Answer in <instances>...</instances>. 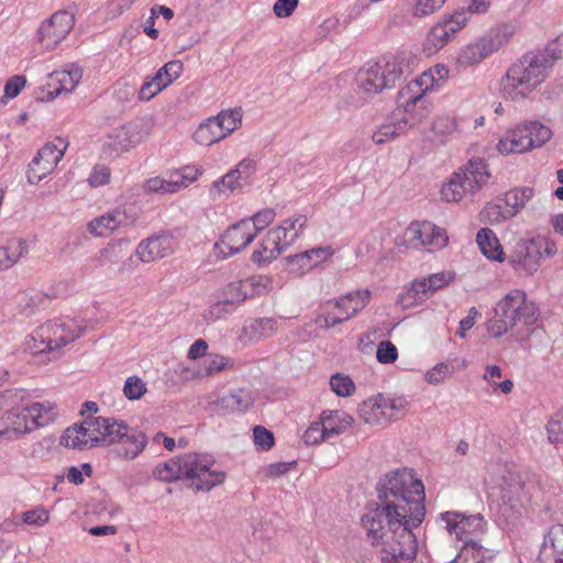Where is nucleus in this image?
<instances>
[{"label": "nucleus", "instance_id": "nucleus-1", "mask_svg": "<svg viewBox=\"0 0 563 563\" xmlns=\"http://www.w3.org/2000/svg\"><path fill=\"white\" fill-rule=\"evenodd\" d=\"M367 541L376 547L383 544L380 563H413L418 543L412 529L420 525L409 523L402 512L386 509L380 503L368 505L361 518Z\"/></svg>", "mask_w": 563, "mask_h": 563}, {"label": "nucleus", "instance_id": "nucleus-2", "mask_svg": "<svg viewBox=\"0 0 563 563\" xmlns=\"http://www.w3.org/2000/svg\"><path fill=\"white\" fill-rule=\"evenodd\" d=\"M88 433L85 430L71 429L67 433L70 449H90L97 445H112L111 453L119 460L132 461L136 459L147 445L146 434L130 427L125 421L118 419L87 422Z\"/></svg>", "mask_w": 563, "mask_h": 563}, {"label": "nucleus", "instance_id": "nucleus-3", "mask_svg": "<svg viewBox=\"0 0 563 563\" xmlns=\"http://www.w3.org/2000/svg\"><path fill=\"white\" fill-rule=\"evenodd\" d=\"M378 500L386 509L402 512L409 523L421 525L424 516V487L407 468L387 473L378 483Z\"/></svg>", "mask_w": 563, "mask_h": 563}, {"label": "nucleus", "instance_id": "nucleus-4", "mask_svg": "<svg viewBox=\"0 0 563 563\" xmlns=\"http://www.w3.org/2000/svg\"><path fill=\"white\" fill-rule=\"evenodd\" d=\"M551 67L547 55L529 52L507 69L499 80V91L505 99L525 100L545 81Z\"/></svg>", "mask_w": 563, "mask_h": 563}, {"label": "nucleus", "instance_id": "nucleus-5", "mask_svg": "<svg viewBox=\"0 0 563 563\" xmlns=\"http://www.w3.org/2000/svg\"><path fill=\"white\" fill-rule=\"evenodd\" d=\"M488 498L515 510L528 498L532 487L531 473L515 464L499 465L485 479Z\"/></svg>", "mask_w": 563, "mask_h": 563}, {"label": "nucleus", "instance_id": "nucleus-6", "mask_svg": "<svg viewBox=\"0 0 563 563\" xmlns=\"http://www.w3.org/2000/svg\"><path fill=\"white\" fill-rule=\"evenodd\" d=\"M82 322L70 317L48 320L38 325L24 342V349L33 355L48 354L56 358L58 351L77 340L82 332Z\"/></svg>", "mask_w": 563, "mask_h": 563}, {"label": "nucleus", "instance_id": "nucleus-7", "mask_svg": "<svg viewBox=\"0 0 563 563\" xmlns=\"http://www.w3.org/2000/svg\"><path fill=\"white\" fill-rule=\"evenodd\" d=\"M538 317V308L527 300V294L521 289H512L496 305L494 317L487 321V331L492 336L499 338L518 321L531 325Z\"/></svg>", "mask_w": 563, "mask_h": 563}, {"label": "nucleus", "instance_id": "nucleus-8", "mask_svg": "<svg viewBox=\"0 0 563 563\" xmlns=\"http://www.w3.org/2000/svg\"><path fill=\"white\" fill-rule=\"evenodd\" d=\"M558 246L548 235H534L519 239L508 256V263L520 277L533 276L541 266V261L553 257Z\"/></svg>", "mask_w": 563, "mask_h": 563}, {"label": "nucleus", "instance_id": "nucleus-9", "mask_svg": "<svg viewBox=\"0 0 563 563\" xmlns=\"http://www.w3.org/2000/svg\"><path fill=\"white\" fill-rule=\"evenodd\" d=\"M307 224L305 214H294L279 225L268 230L252 253V261L258 265L271 263L289 247L302 233Z\"/></svg>", "mask_w": 563, "mask_h": 563}, {"label": "nucleus", "instance_id": "nucleus-10", "mask_svg": "<svg viewBox=\"0 0 563 563\" xmlns=\"http://www.w3.org/2000/svg\"><path fill=\"white\" fill-rule=\"evenodd\" d=\"M489 178L490 173L485 159H470L443 184L441 197L446 202H459L479 191Z\"/></svg>", "mask_w": 563, "mask_h": 563}, {"label": "nucleus", "instance_id": "nucleus-11", "mask_svg": "<svg viewBox=\"0 0 563 563\" xmlns=\"http://www.w3.org/2000/svg\"><path fill=\"white\" fill-rule=\"evenodd\" d=\"M404 75V65L398 57H382L366 63L357 73L358 90L367 97L396 86Z\"/></svg>", "mask_w": 563, "mask_h": 563}, {"label": "nucleus", "instance_id": "nucleus-12", "mask_svg": "<svg viewBox=\"0 0 563 563\" xmlns=\"http://www.w3.org/2000/svg\"><path fill=\"white\" fill-rule=\"evenodd\" d=\"M184 481L196 492H210L224 483L227 473L214 468L216 460L207 453L183 454Z\"/></svg>", "mask_w": 563, "mask_h": 563}, {"label": "nucleus", "instance_id": "nucleus-13", "mask_svg": "<svg viewBox=\"0 0 563 563\" xmlns=\"http://www.w3.org/2000/svg\"><path fill=\"white\" fill-rule=\"evenodd\" d=\"M456 274L452 269H443L426 277L413 279L398 296V303L404 309H411L423 305L437 291L446 288L455 280Z\"/></svg>", "mask_w": 563, "mask_h": 563}, {"label": "nucleus", "instance_id": "nucleus-14", "mask_svg": "<svg viewBox=\"0 0 563 563\" xmlns=\"http://www.w3.org/2000/svg\"><path fill=\"white\" fill-rule=\"evenodd\" d=\"M438 522L462 543V547H482L477 538L485 532L486 521L481 514L466 515L460 511H444L438 517Z\"/></svg>", "mask_w": 563, "mask_h": 563}, {"label": "nucleus", "instance_id": "nucleus-15", "mask_svg": "<svg viewBox=\"0 0 563 563\" xmlns=\"http://www.w3.org/2000/svg\"><path fill=\"white\" fill-rule=\"evenodd\" d=\"M148 135V128L142 120L129 122L108 134L101 145L103 158H117L140 144Z\"/></svg>", "mask_w": 563, "mask_h": 563}, {"label": "nucleus", "instance_id": "nucleus-16", "mask_svg": "<svg viewBox=\"0 0 563 563\" xmlns=\"http://www.w3.org/2000/svg\"><path fill=\"white\" fill-rule=\"evenodd\" d=\"M407 404L404 397H390L378 394L360 405L358 415L365 423L384 426L404 412Z\"/></svg>", "mask_w": 563, "mask_h": 563}, {"label": "nucleus", "instance_id": "nucleus-17", "mask_svg": "<svg viewBox=\"0 0 563 563\" xmlns=\"http://www.w3.org/2000/svg\"><path fill=\"white\" fill-rule=\"evenodd\" d=\"M435 87V79L430 71H423L420 76L404 86L397 96V106L411 118L419 119L426 111L424 96Z\"/></svg>", "mask_w": 563, "mask_h": 563}, {"label": "nucleus", "instance_id": "nucleus-18", "mask_svg": "<svg viewBox=\"0 0 563 563\" xmlns=\"http://www.w3.org/2000/svg\"><path fill=\"white\" fill-rule=\"evenodd\" d=\"M371 299V291L360 289L340 297L334 302L333 310H329L317 318L321 328L330 329L340 324L362 311Z\"/></svg>", "mask_w": 563, "mask_h": 563}, {"label": "nucleus", "instance_id": "nucleus-19", "mask_svg": "<svg viewBox=\"0 0 563 563\" xmlns=\"http://www.w3.org/2000/svg\"><path fill=\"white\" fill-rule=\"evenodd\" d=\"M256 170V163L252 158L242 159L234 168L230 169L221 178L213 181L209 188V197L212 200L229 198L234 191L250 184Z\"/></svg>", "mask_w": 563, "mask_h": 563}, {"label": "nucleus", "instance_id": "nucleus-20", "mask_svg": "<svg viewBox=\"0 0 563 563\" xmlns=\"http://www.w3.org/2000/svg\"><path fill=\"white\" fill-rule=\"evenodd\" d=\"M9 398L14 406L7 410L0 418V435L8 439L18 438L20 435L33 432L31 429L30 417L24 410V389L9 390Z\"/></svg>", "mask_w": 563, "mask_h": 563}, {"label": "nucleus", "instance_id": "nucleus-21", "mask_svg": "<svg viewBox=\"0 0 563 563\" xmlns=\"http://www.w3.org/2000/svg\"><path fill=\"white\" fill-rule=\"evenodd\" d=\"M75 25V15L67 10H59L44 20L36 33L38 43L45 49H54L70 33Z\"/></svg>", "mask_w": 563, "mask_h": 563}, {"label": "nucleus", "instance_id": "nucleus-22", "mask_svg": "<svg viewBox=\"0 0 563 563\" xmlns=\"http://www.w3.org/2000/svg\"><path fill=\"white\" fill-rule=\"evenodd\" d=\"M467 22L468 18L464 10H457L453 14L439 21L431 27L427 35L423 44L424 52L429 55L438 52L445 46Z\"/></svg>", "mask_w": 563, "mask_h": 563}, {"label": "nucleus", "instance_id": "nucleus-23", "mask_svg": "<svg viewBox=\"0 0 563 563\" xmlns=\"http://www.w3.org/2000/svg\"><path fill=\"white\" fill-rule=\"evenodd\" d=\"M255 236L251 220L243 219L225 230L220 241L214 244L216 254L220 258H227L240 253L253 242Z\"/></svg>", "mask_w": 563, "mask_h": 563}, {"label": "nucleus", "instance_id": "nucleus-24", "mask_svg": "<svg viewBox=\"0 0 563 563\" xmlns=\"http://www.w3.org/2000/svg\"><path fill=\"white\" fill-rule=\"evenodd\" d=\"M405 238L413 247H424L428 251H439L448 245L449 235L443 228L430 221H415L405 232Z\"/></svg>", "mask_w": 563, "mask_h": 563}, {"label": "nucleus", "instance_id": "nucleus-25", "mask_svg": "<svg viewBox=\"0 0 563 563\" xmlns=\"http://www.w3.org/2000/svg\"><path fill=\"white\" fill-rule=\"evenodd\" d=\"M503 45L499 32H489L475 42L463 46L456 55L455 63L459 67L467 68L479 64Z\"/></svg>", "mask_w": 563, "mask_h": 563}, {"label": "nucleus", "instance_id": "nucleus-26", "mask_svg": "<svg viewBox=\"0 0 563 563\" xmlns=\"http://www.w3.org/2000/svg\"><path fill=\"white\" fill-rule=\"evenodd\" d=\"M66 147V144L62 140H58V145L54 143L45 144L29 165V183L37 184L44 179L47 174L53 172L63 158Z\"/></svg>", "mask_w": 563, "mask_h": 563}, {"label": "nucleus", "instance_id": "nucleus-27", "mask_svg": "<svg viewBox=\"0 0 563 563\" xmlns=\"http://www.w3.org/2000/svg\"><path fill=\"white\" fill-rule=\"evenodd\" d=\"M176 247L173 235L158 234L142 240L135 250V255L143 263H151L170 255Z\"/></svg>", "mask_w": 563, "mask_h": 563}, {"label": "nucleus", "instance_id": "nucleus-28", "mask_svg": "<svg viewBox=\"0 0 563 563\" xmlns=\"http://www.w3.org/2000/svg\"><path fill=\"white\" fill-rule=\"evenodd\" d=\"M134 219L121 208H114L88 222L87 229L93 236H108L121 227L133 223Z\"/></svg>", "mask_w": 563, "mask_h": 563}, {"label": "nucleus", "instance_id": "nucleus-29", "mask_svg": "<svg viewBox=\"0 0 563 563\" xmlns=\"http://www.w3.org/2000/svg\"><path fill=\"white\" fill-rule=\"evenodd\" d=\"M334 254L331 246H317L305 252L290 255L287 257L289 269L292 274L303 275L317 267L323 262H327Z\"/></svg>", "mask_w": 563, "mask_h": 563}, {"label": "nucleus", "instance_id": "nucleus-30", "mask_svg": "<svg viewBox=\"0 0 563 563\" xmlns=\"http://www.w3.org/2000/svg\"><path fill=\"white\" fill-rule=\"evenodd\" d=\"M82 78V70L79 66L69 65L65 69L55 70L48 75L46 81L47 93L56 98L62 93L71 92Z\"/></svg>", "mask_w": 563, "mask_h": 563}, {"label": "nucleus", "instance_id": "nucleus-31", "mask_svg": "<svg viewBox=\"0 0 563 563\" xmlns=\"http://www.w3.org/2000/svg\"><path fill=\"white\" fill-rule=\"evenodd\" d=\"M24 410L30 417L31 429L36 430L44 428L54 422L57 418V410L54 402L44 400L37 401L25 390Z\"/></svg>", "mask_w": 563, "mask_h": 563}, {"label": "nucleus", "instance_id": "nucleus-32", "mask_svg": "<svg viewBox=\"0 0 563 563\" xmlns=\"http://www.w3.org/2000/svg\"><path fill=\"white\" fill-rule=\"evenodd\" d=\"M200 175V170L190 165L169 170L161 176V195L176 194L194 184Z\"/></svg>", "mask_w": 563, "mask_h": 563}, {"label": "nucleus", "instance_id": "nucleus-33", "mask_svg": "<svg viewBox=\"0 0 563 563\" xmlns=\"http://www.w3.org/2000/svg\"><path fill=\"white\" fill-rule=\"evenodd\" d=\"M419 119L402 115L386 120L384 123L377 126L372 135V140L375 144H384L393 141L397 136L405 134L410 128L416 125Z\"/></svg>", "mask_w": 563, "mask_h": 563}, {"label": "nucleus", "instance_id": "nucleus-34", "mask_svg": "<svg viewBox=\"0 0 563 563\" xmlns=\"http://www.w3.org/2000/svg\"><path fill=\"white\" fill-rule=\"evenodd\" d=\"M541 563H563V525L556 523L544 534L539 554Z\"/></svg>", "mask_w": 563, "mask_h": 563}, {"label": "nucleus", "instance_id": "nucleus-35", "mask_svg": "<svg viewBox=\"0 0 563 563\" xmlns=\"http://www.w3.org/2000/svg\"><path fill=\"white\" fill-rule=\"evenodd\" d=\"M528 137V133H525L521 125L518 124L500 137L497 150L503 155L528 152L532 150L531 139Z\"/></svg>", "mask_w": 563, "mask_h": 563}, {"label": "nucleus", "instance_id": "nucleus-36", "mask_svg": "<svg viewBox=\"0 0 563 563\" xmlns=\"http://www.w3.org/2000/svg\"><path fill=\"white\" fill-rule=\"evenodd\" d=\"M320 421L325 434L330 439L350 429L354 419L351 415L342 410H324L320 415Z\"/></svg>", "mask_w": 563, "mask_h": 563}, {"label": "nucleus", "instance_id": "nucleus-37", "mask_svg": "<svg viewBox=\"0 0 563 563\" xmlns=\"http://www.w3.org/2000/svg\"><path fill=\"white\" fill-rule=\"evenodd\" d=\"M29 253V243L24 239H11L0 246V271H7Z\"/></svg>", "mask_w": 563, "mask_h": 563}, {"label": "nucleus", "instance_id": "nucleus-38", "mask_svg": "<svg viewBox=\"0 0 563 563\" xmlns=\"http://www.w3.org/2000/svg\"><path fill=\"white\" fill-rule=\"evenodd\" d=\"M477 245L484 256L492 261L504 262L505 253L496 236L489 228H482L476 235Z\"/></svg>", "mask_w": 563, "mask_h": 563}, {"label": "nucleus", "instance_id": "nucleus-39", "mask_svg": "<svg viewBox=\"0 0 563 563\" xmlns=\"http://www.w3.org/2000/svg\"><path fill=\"white\" fill-rule=\"evenodd\" d=\"M195 142L199 145L211 146L224 140V133L219 128L218 121L213 117L208 118L200 123L192 135Z\"/></svg>", "mask_w": 563, "mask_h": 563}, {"label": "nucleus", "instance_id": "nucleus-40", "mask_svg": "<svg viewBox=\"0 0 563 563\" xmlns=\"http://www.w3.org/2000/svg\"><path fill=\"white\" fill-rule=\"evenodd\" d=\"M533 196L534 190L531 187H517L507 191L504 196V202L508 210V217L514 218L521 212Z\"/></svg>", "mask_w": 563, "mask_h": 563}, {"label": "nucleus", "instance_id": "nucleus-41", "mask_svg": "<svg viewBox=\"0 0 563 563\" xmlns=\"http://www.w3.org/2000/svg\"><path fill=\"white\" fill-rule=\"evenodd\" d=\"M220 404L227 410L244 412L254 404V398L250 390L238 388L222 396Z\"/></svg>", "mask_w": 563, "mask_h": 563}, {"label": "nucleus", "instance_id": "nucleus-42", "mask_svg": "<svg viewBox=\"0 0 563 563\" xmlns=\"http://www.w3.org/2000/svg\"><path fill=\"white\" fill-rule=\"evenodd\" d=\"M183 455L156 465L154 476L164 482L184 481Z\"/></svg>", "mask_w": 563, "mask_h": 563}, {"label": "nucleus", "instance_id": "nucleus-43", "mask_svg": "<svg viewBox=\"0 0 563 563\" xmlns=\"http://www.w3.org/2000/svg\"><path fill=\"white\" fill-rule=\"evenodd\" d=\"M183 70V63L174 59L163 65L152 77L161 88L165 89L179 78Z\"/></svg>", "mask_w": 563, "mask_h": 563}, {"label": "nucleus", "instance_id": "nucleus-44", "mask_svg": "<svg viewBox=\"0 0 563 563\" xmlns=\"http://www.w3.org/2000/svg\"><path fill=\"white\" fill-rule=\"evenodd\" d=\"M99 410V407L97 402L95 401H85L80 409V415L85 417V419L80 423H75L70 427H68L65 432L62 435L60 443L64 444L66 448H70V442H67V433L74 428L79 429L81 427V430H85V433H88V426L87 422L90 420L99 419V420H110L111 418H104V417H97L95 416Z\"/></svg>", "mask_w": 563, "mask_h": 563}, {"label": "nucleus", "instance_id": "nucleus-45", "mask_svg": "<svg viewBox=\"0 0 563 563\" xmlns=\"http://www.w3.org/2000/svg\"><path fill=\"white\" fill-rule=\"evenodd\" d=\"M494 556L493 551L483 547H462L457 558L450 563H490Z\"/></svg>", "mask_w": 563, "mask_h": 563}, {"label": "nucleus", "instance_id": "nucleus-46", "mask_svg": "<svg viewBox=\"0 0 563 563\" xmlns=\"http://www.w3.org/2000/svg\"><path fill=\"white\" fill-rule=\"evenodd\" d=\"M520 125L528 133V139H531L532 148L542 146L552 136L551 129L539 121H526Z\"/></svg>", "mask_w": 563, "mask_h": 563}, {"label": "nucleus", "instance_id": "nucleus-47", "mask_svg": "<svg viewBox=\"0 0 563 563\" xmlns=\"http://www.w3.org/2000/svg\"><path fill=\"white\" fill-rule=\"evenodd\" d=\"M501 368L498 365H487L485 367V372L482 376L483 380H485L493 388V393L496 394L500 391L501 394L508 395L511 393L514 388V383L511 379H505L500 383H497L496 379L501 377Z\"/></svg>", "mask_w": 563, "mask_h": 563}, {"label": "nucleus", "instance_id": "nucleus-48", "mask_svg": "<svg viewBox=\"0 0 563 563\" xmlns=\"http://www.w3.org/2000/svg\"><path fill=\"white\" fill-rule=\"evenodd\" d=\"M219 128L224 133V137H228L234 132L242 122V110L240 108L222 110L216 117Z\"/></svg>", "mask_w": 563, "mask_h": 563}, {"label": "nucleus", "instance_id": "nucleus-49", "mask_svg": "<svg viewBox=\"0 0 563 563\" xmlns=\"http://www.w3.org/2000/svg\"><path fill=\"white\" fill-rule=\"evenodd\" d=\"M129 241L125 239L113 240L100 250L104 265L118 264L126 254Z\"/></svg>", "mask_w": 563, "mask_h": 563}, {"label": "nucleus", "instance_id": "nucleus-50", "mask_svg": "<svg viewBox=\"0 0 563 563\" xmlns=\"http://www.w3.org/2000/svg\"><path fill=\"white\" fill-rule=\"evenodd\" d=\"M239 284H229L227 287V297L223 300L218 301L211 306L209 313L211 318H219L223 307H234L236 303L244 301L246 295H242L239 291Z\"/></svg>", "mask_w": 563, "mask_h": 563}, {"label": "nucleus", "instance_id": "nucleus-51", "mask_svg": "<svg viewBox=\"0 0 563 563\" xmlns=\"http://www.w3.org/2000/svg\"><path fill=\"white\" fill-rule=\"evenodd\" d=\"M278 328V321L274 318H258L252 321L249 325L250 335L252 339H263L272 336Z\"/></svg>", "mask_w": 563, "mask_h": 563}, {"label": "nucleus", "instance_id": "nucleus-52", "mask_svg": "<svg viewBox=\"0 0 563 563\" xmlns=\"http://www.w3.org/2000/svg\"><path fill=\"white\" fill-rule=\"evenodd\" d=\"M330 387L340 397H349L355 391V384L349 375L335 373L330 377Z\"/></svg>", "mask_w": 563, "mask_h": 563}, {"label": "nucleus", "instance_id": "nucleus-53", "mask_svg": "<svg viewBox=\"0 0 563 563\" xmlns=\"http://www.w3.org/2000/svg\"><path fill=\"white\" fill-rule=\"evenodd\" d=\"M455 368L450 363H439L429 369L426 374V380L431 385H438L450 378Z\"/></svg>", "mask_w": 563, "mask_h": 563}, {"label": "nucleus", "instance_id": "nucleus-54", "mask_svg": "<svg viewBox=\"0 0 563 563\" xmlns=\"http://www.w3.org/2000/svg\"><path fill=\"white\" fill-rule=\"evenodd\" d=\"M232 366L233 361L230 357L219 354L209 355L203 362L205 375H213Z\"/></svg>", "mask_w": 563, "mask_h": 563}, {"label": "nucleus", "instance_id": "nucleus-55", "mask_svg": "<svg viewBox=\"0 0 563 563\" xmlns=\"http://www.w3.org/2000/svg\"><path fill=\"white\" fill-rule=\"evenodd\" d=\"M456 120L450 114L438 115L432 123L433 132L441 136H450L456 131Z\"/></svg>", "mask_w": 563, "mask_h": 563}, {"label": "nucleus", "instance_id": "nucleus-56", "mask_svg": "<svg viewBox=\"0 0 563 563\" xmlns=\"http://www.w3.org/2000/svg\"><path fill=\"white\" fill-rule=\"evenodd\" d=\"M547 432L551 443L563 442V410L552 416L547 424Z\"/></svg>", "mask_w": 563, "mask_h": 563}, {"label": "nucleus", "instance_id": "nucleus-57", "mask_svg": "<svg viewBox=\"0 0 563 563\" xmlns=\"http://www.w3.org/2000/svg\"><path fill=\"white\" fill-rule=\"evenodd\" d=\"M376 358L380 364H393L398 358L396 345L388 340L382 341L377 345Z\"/></svg>", "mask_w": 563, "mask_h": 563}, {"label": "nucleus", "instance_id": "nucleus-58", "mask_svg": "<svg viewBox=\"0 0 563 563\" xmlns=\"http://www.w3.org/2000/svg\"><path fill=\"white\" fill-rule=\"evenodd\" d=\"M328 439L320 420L311 422L302 434V441L307 445H316Z\"/></svg>", "mask_w": 563, "mask_h": 563}, {"label": "nucleus", "instance_id": "nucleus-59", "mask_svg": "<svg viewBox=\"0 0 563 563\" xmlns=\"http://www.w3.org/2000/svg\"><path fill=\"white\" fill-rule=\"evenodd\" d=\"M123 393L128 399L136 400L146 393V386L140 377L130 376L124 383Z\"/></svg>", "mask_w": 563, "mask_h": 563}, {"label": "nucleus", "instance_id": "nucleus-60", "mask_svg": "<svg viewBox=\"0 0 563 563\" xmlns=\"http://www.w3.org/2000/svg\"><path fill=\"white\" fill-rule=\"evenodd\" d=\"M482 214L490 224H498L512 219V217H508V210L503 209L498 203H487Z\"/></svg>", "mask_w": 563, "mask_h": 563}, {"label": "nucleus", "instance_id": "nucleus-61", "mask_svg": "<svg viewBox=\"0 0 563 563\" xmlns=\"http://www.w3.org/2000/svg\"><path fill=\"white\" fill-rule=\"evenodd\" d=\"M446 0H416L412 7V15L423 18L440 10Z\"/></svg>", "mask_w": 563, "mask_h": 563}, {"label": "nucleus", "instance_id": "nucleus-62", "mask_svg": "<svg viewBox=\"0 0 563 563\" xmlns=\"http://www.w3.org/2000/svg\"><path fill=\"white\" fill-rule=\"evenodd\" d=\"M276 218V212L272 208H265L256 212L252 218H250L251 223L253 224V232L255 235L266 229Z\"/></svg>", "mask_w": 563, "mask_h": 563}, {"label": "nucleus", "instance_id": "nucleus-63", "mask_svg": "<svg viewBox=\"0 0 563 563\" xmlns=\"http://www.w3.org/2000/svg\"><path fill=\"white\" fill-rule=\"evenodd\" d=\"M253 439L255 446L261 451H268L274 445V434L262 426L253 429Z\"/></svg>", "mask_w": 563, "mask_h": 563}, {"label": "nucleus", "instance_id": "nucleus-64", "mask_svg": "<svg viewBox=\"0 0 563 563\" xmlns=\"http://www.w3.org/2000/svg\"><path fill=\"white\" fill-rule=\"evenodd\" d=\"M49 520V514L45 508H35L22 514V521L30 526L42 527Z\"/></svg>", "mask_w": 563, "mask_h": 563}]
</instances>
